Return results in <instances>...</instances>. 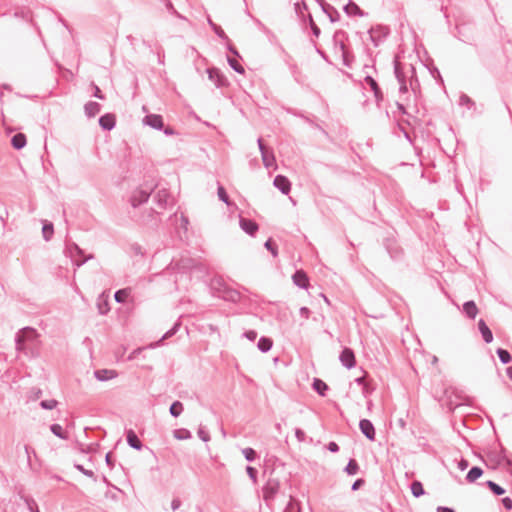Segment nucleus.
I'll list each match as a JSON object with an SVG mask.
<instances>
[{
    "mask_svg": "<svg viewBox=\"0 0 512 512\" xmlns=\"http://www.w3.org/2000/svg\"><path fill=\"white\" fill-rule=\"evenodd\" d=\"M92 87L94 89V92H93V96L94 97H96V98H98L100 100L105 99L104 94L102 93V91L100 90V88L96 84L92 83Z\"/></svg>",
    "mask_w": 512,
    "mask_h": 512,
    "instance_id": "59",
    "label": "nucleus"
},
{
    "mask_svg": "<svg viewBox=\"0 0 512 512\" xmlns=\"http://www.w3.org/2000/svg\"><path fill=\"white\" fill-rule=\"evenodd\" d=\"M344 12L348 16H364V12L360 9V7L352 1L344 6Z\"/></svg>",
    "mask_w": 512,
    "mask_h": 512,
    "instance_id": "31",
    "label": "nucleus"
},
{
    "mask_svg": "<svg viewBox=\"0 0 512 512\" xmlns=\"http://www.w3.org/2000/svg\"><path fill=\"white\" fill-rule=\"evenodd\" d=\"M208 24L219 38L223 40H228V37L224 30L219 25L214 23L210 18H208Z\"/></svg>",
    "mask_w": 512,
    "mask_h": 512,
    "instance_id": "45",
    "label": "nucleus"
},
{
    "mask_svg": "<svg viewBox=\"0 0 512 512\" xmlns=\"http://www.w3.org/2000/svg\"><path fill=\"white\" fill-rule=\"evenodd\" d=\"M502 504H503V507L506 509V510H511L512 509V499L510 497H504L502 498L501 500Z\"/></svg>",
    "mask_w": 512,
    "mask_h": 512,
    "instance_id": "61",
    "label": "nucleus"
},
{
    "mask_svg": "<svg viewBox=\"0 0 512 512\" xmlns=\"http://www.w3.org/2000/svg\"><path fill=\"white\" fill-rule=\"evenodd\" d=\"M97 308L101 315L107 314L110 310L108 297L105 296L104 293H102L97 299Z\"/></svg>",
    "mask_w": 512,
    "mask_h": 512,
    "instance_id": "30",
    "label": "nucleus"
},
{
    "mask_svg": "<svg viewBox=\"0 0 512 512\" xmlns=\"http://www.w3.org/2000/svg\"><path fill=\"white\" fill-rule=\"evenodd\" d=\"M199 438L204 441V442H208L210 440V435L209 433L202 427H200L198 429V432H197Z\"/></svg>",
    "mask_w": 512,
    "mask_h": 512,
    "instance_id": "58",
    "label": "nucleus"
},
{
    "mask_svg": "<svg viewBox=\"0 0 512 512\" xmlns=\"http://www.w3.org/2000/svg\"><path fill=\"white\" fill-rule=\"evenodd\" d=\"M208 78L214 82L217 88H221L227 85V79L223 76L217 68H209L207 69Z\"/></svg>",
    "mask_w": 512,
    "mask_h": 512,
    "instance_id": "13",
    "label": "nucleus"
},
{
    "mask_svg": "<svg viewBox=\"0 0 512 512\" xmlns=\"http://www.w3.org/2000/svg\"><path fill=\"white\" fill-rule=\"evenodd\" d=\"M459 105L465 106L469 110H476V103L467 94L461 93L459 97Z\"/></svg>",
    "mask_w": 512,
    "mask_h": 512,
    "instance_id": "35",
    "label": "nucleus"
},
{
    "mask_svg": "<svg viewBox=\"0 0 512 512\" xmlns=\"http://www.w3.org/2000/svg\"><path fill=\"white\" fill-rule=\"evenodd\" d=\"M178 266L182 269H191L195 266V261L193 259H190V258H183L181 259V261L178 263Z\"/></svg>",
    "mask_w": 512,
    "mask_h": 512,
    "instance_id": "51",
    "label": "nucleus"
},
{
    "mask_svg": "<svg viewBox=\"0 0 512 512\" xmlns=\"http://www.w3.org/2000/svg\"><path fill=\"white\" fill-rule=\"evenodd\" d=\"M99 125L103 130L110 131L116 125V117L112 113H106L99 118Z\"/></svg>",
    "mask_w": 512,
    "mask_h": 512,
    "instance_id": "15",
    "label": "nucleus"
},
{
    "mask_svg": "<svg viewBox=\"0 0 512 512\" xmlns=\"http://www.w3.org/2000/svg\"><path fill=\"white\" fill-rule=\"evenodd\" d=\"M246 472L249 476V478L253 481V482H256L257 481V475H258V471L256 468L252 467V466H247L246 467Z\"/></svg>",
    "mask_w": 512,
    "mask_h": 512,
    "instance_id": "55",
    "label": "nucleus"
},
{
    "mask_svg": "<svg viewBox=\"0 0 512 512\" xmlns=\"http://www.w3.org/2000/svg\"><path fill=\"white\" fill-rule=\"evenodd\" d=\"M38 337L37 331L32 327H24L16 333L15 347L18 352L28 354V343H33Z\"/></svg>",
    "mask_w": 512,
    "mask_h": 512,
    "instance_id": "3",
    "label": "nucleus"
},
{
    "mask_svg": "<svg viewBox=\"0 0 512 512\" xmlns=\"http://www.w3.org/2000/svg\"><path fill=\"white\" fill-rule=\"evenodd\" d=\"M319 3L323 12L329 17L331 22H337L339 20L340 14L332 5L326 3L324 0H320Z\"/></svg>",
    "mask_w": 512,
    "mask_h": 512,
    "instance_id": "20",
    "label": "nucleus"
},
{
    "mask_svg": "<svg viewBox=\"0 0 512 512\" xmlns=\"http://www.w3.org/2000/svg\"><path fill=\"white\" fill-rule=\"evenodd\" d=\"M239 224L241 229L251 236H253L259 228L255 221L244 217H240Z\"/></svg>",
    "mask_w": 512,
    "mask_h": 512,
    "instance_id": "16",
    "label": "nucleus"
},
{
    "mask_svg": "<svg viewBox=\"0 0 512 512\" xmlns=\"http://www.w3.org/2000/svg\"><path fill=\"white\" fill-rule=\"evenodd\" d=\"M490 461L494 462L495 465H505L506 469L512 474V460L508 457L506 449L499 445V448H493L488 453Z\"/></svg>",
    "mask_w": 512,
    "mask_h": 512,
    "instance_id": "4",
    "label": "nucleus"
},
{
    "mask_svg": "<svg viewBox=\"0 0 512 512\" xmlns=\"http://www.w3.org/2000/svg\"><path fill=\"white\" fill-rule=\"evenodd\" d=\"M295 436H296V438L298 439L299 442H303L305 440L306 434H305V432L302 429L297 428L295 430Z\"/></svg>",
    "mask_w": 512,
    "mask_h": 512,
    "instance_id": "63",
    "label": "nucleus"
},
{
    "mask_svg": "<svg viewBox=\"0 0 512 512\" xmlns=\"http://www.w3.org/2000/svg\"><path fill=\"white\" fill-rule=\"evenodd\" d=\"M265 248L271 252V254L276 257L278 255V250H277V245L275 244V242L269 238L265 244H264Z\"/></svg>",
    "mask_w": 512,
    "mask_h": 512,
    "instance_id": "50",
    "label": "nucleus"
},
{
    "mask_svg": "<svg viewBox=\"0 0 512 512\" xmlns=\"http://www.w3.org/2000/svg\"><path fill=\"white\" fill-rule=\"evenodd\" d=\"M143 123L155 130L164 128L163 117L159 114H148L143 118Z\"/></svg>",
    "mask_w": 512,
    "mask_h": 512,
    "instance_id": "12",
    "label": "nucleus"
},
{
    "mask_svg": "<svg viewBox=\"0 0 512 512\" xmlns=\"http://www.w3.org/2000/svg\"><path fill=\"white\" fill-rule=\"evenodd\" d=\"M181 327V321L178 320L176 321L173 326L162 336V338L156 342L155 344L151 345V347H156L158 346L161 342H163L164 340L166 339H169L171 337H173L180 329Z\"/></svg>",
    "mask_w": 512,
    "mask_h": 512,
    "instance_id": "29",
    "label": "nucleus"
},
{
    "mask_svg": "<svg viewBox=\"0 0 512 512\" xmlns=\"http://www.w3.org/2000/svg\"><path fill=\"white\" fill-rule=\"evenodd\" d=\"M50 431L60 439H68V433L64 431L63 427L60 424H52L50 426Z\"/></svg>",
    "mask_w": 512,
    "mask_h": 512,
    "instance_id": "38",
    "label": "nucleus"
},
{
    "mask_svg": "<svg viewBox=\"0 0 512 512\" xmlns=\"http://www.w3.org/2000/svg\"><path fill=\"white\" fill-rule=\"evenodd\" d=\"M257 335L258 334L255 330H248L244 332V336L250 341H254L257 338Z\"/></svg>",
    "mask_w": 512,
    "mask_h": 512,
    "instance_id": "62",
    "label": "nucleus"
},
{
    "mask_svg": "<svg viewBox=\"0 0 512 512\" xmlns=\"http://www.w3.org/2000/svg\"><path fill=\"white\" fill-rule=\"evenodd\" d=\"M58 402L55 399L50 400H42L40 402V407L45 410H52L57 406Z\"/></svg>",
    "mask_w": 512,
    "mask_h": 512,
    "instance_id": "49",
    "label": "nucleus"
},
{
    "mask_svg": "<svg viewBox=\"0 0 512 512\" xmlns=\"http://www.w3.org/2000/svg\"><path fill=\"white\" fill-rule=\"evenodd\" d=\"M483 474L482 468L478 466H473L466 475V480L469 483L475 482L477 479H479Z\"/></svg>",
    "mask_w": 512,
    "mask_h": 512,
    "instance_id": "34",
    "label": "nucleus"
},
{
    "mask_svg": "<svg viewBox=\"0 0 512 512\" xmlns=\"http://www.w3.org/2000/svg\"><path fill=\"white\" fill-rule=\"evenodd\" d=\"M75 468L87 477H94V472L92 470L85 469L81 464H76Z\"/></svg>",
    "mask_w": 512,
    "mask_h": 512,
    "instance_id": "57",
    "label": "nucleus"
},
{
    "mask_svg": "<svg viewBox=\"0 0 512 512\" xmlns=\"http://www.w3.org/2000/svg\"><path fill=\"white\" fill-rule=\"evenodd\" d=\"M273 346V341L271 338L269 337H265V336H262L259 340H258V343H257V347L258 349L263 352V353H266L268 351L271 350Z\"/></svg>",
    "mask_w": 512,
    "mask_h": 512,
    "instance_id": "33",
    "label": "nucleus"
},
{
    "mask_svg": "<svg viewBox=\"0 0 512 512\" xmlns=\"http://www.w3.org/2000/svg\"><path fill=\"white\" fill-rule=\"evenodd\" d=\"M278 489V484L275 483V484H272V483H268L265 488H264V491H265V494H270V495H273L276 493Z\"/></svg>",
    "mask_w": 512,
    "mask_h": 512,
    "instance_id": "56",
    "label": "nucleus"
},
{
    "mask_svg": "<svg viewBox=\"0 0 512 512\" xmlns=\"http://www.w3.org/2000/svg\"><path fill=\"white\" fill-rule=\"evenodd\" d=\"M294 9H295V12L296 14L299 16V17H304V13L303 11L304 10H307V5L305 2H296L294 4Z\"/></svg>",
    "mask_w": 512,
    "mask_h": 512,
    "instance_id": "52",
    "label": "nucleus"
},
{
    "mask_svg": "<svg viewBox=\"0 0 512 512\" xmlns=\"http://www.w3.org/2000/svg\"><path fill=\"white\" fill-rule=\"evenodd\" d=\"M130 294V289H119L114 294V299L117 303H125Z\"/></svg>",
    "mask_w": 512,
    "mask_h": 512,
    "instance_id": "41",
    "label": "nucleus"
},
{
    "mask_svg": "<svg viewBox=\"0 0 512 512\" xmlns=\"http://www.w3.org/2000/svg\"><path fill=\"white\" fill-rule=\"evenodd\" d=\"M217 194H218V197L219 199L224 202L226 205H230V199H229V196L225 190V188L222 186V185H218V188H217Z\"/></svg>",
    "mask_w": 512,
    "mask_h": 512,
    "instance_id": "47",
    "label": "nucleus"
},
{
    "mask_svg": "<svg viewBox=\"0 0 512 512\" xmlns=\"http://www.w3.org/2000/svg\"><path fill=\"white\" fill-rule=\"evenodd\" d=\"M370 40L373 42L374 46H378L388 35L389 29L385 26H377L369 29L368 31Z\"/></svg>",
    "mask_w": 512,
    "mask_h": 512,
    "instance_id": "8",
    "label": "nucleus"
},
{
    "mask_svg": "<svg viewBox=\"0 0 512 512\" xmlns=\"http://www.w3.org/2000/svg\"><path fill=\"white\" fill-rule=\"evenodd\" d=\"M411 492L412 495L416 498H419L420 496L425 494V490L423 488V485L420 481L415 480L411 483Z\"/></svg>",
    "mask_w": 512,
    "mask_h": 512,
    "instance_id": "39",
    "label": "nucleus"
},
{
    "mask_svg": "<svg viewBox=\"0 0 512 512\" xmlns=\"http://www.w3.org/2000/svg\"><path fill=\"white\" fill-rule=\"evenodd\" d=\"M365 82L370 87V89L373 91L376 100L377 101L382 100L383 95H382L381 89H380L378 83L376 82V80L372 76H366Z\"/></svg>",
    "mask_w": 512,
    "mask_h": 512,
    "instance_id": "25",
    "label": "nucleus"
},
{
    "mask_svg": "<svg viewBox=\"0 0 512 512\" xmlns=\"http://www.w3.org/2000/svg\"><path fill=\"white\" fill-rule=\"evenodd\" d=\"M183 409L184 408L182 402L176 400L170 405L169 412L173 417L176 418L181 415Z\"/></svg>",
    "mask_w": 512,
    "mask_h": 512,
    "instance_id": "42",
    "label": "nucleus"
},
{
    "mask_svg": "<svg viewBox=\"0 0 512 512\" xmlns=\"http://www.w3.org/2000/svg\"><path fill=\"white\" fill-rule=\"evenodd\" d=\"M293 283L299 288L306 289L309 285L307 274L302 270H297L292 276Z\"/></svg>",
    "mask_w": 512,
    "mask_h": 512,
    "instance_id": "19",
    "label": "nucleus"
},
{
    "mask_svg": "<svg viewBox=\"0 0 512 512\" xmlns=\"http://www.w3.org/2000/svg\"><path fill=\"white\" fill-rule=\"evenodd\" d=\"M117 376V371L113 369H97L94 371V377L101 382L114 379Z\"/></svg>",
    "mask_w": 512,
    "mask_h": 512,
    "instance_id": "17",
    "label": "nucleus"
},
{
    "mask_svg": "<svg viewBox=\"0 0 512 512\" xmlns=\"http://www.w3.org/2000/svg\"><path fill=\"white\" fill-rule=\"evenodd\" d=\"M69 250L71 253L72 261L77 267L82 266L86 261L93 258L92 254L84 257V251L75 243L71 245Z\"/></svg>",
    "mask_w": 512,
    "mask_h": 512,
    "instance_id": "7",
    "label": "nucleus"
},
{
    "mask_svg": "<svg viewBox=\"0 0 512 512\" xmlns=\"http://www.w3.org/2000/svg\"><path fill=\"white\" fill-rule=\"evenodd\" d=\"M457 29V37L460 41L464 42V43H467V44H472V42L474 41V37L473 35L468 31L469 30V27L465 24H462V25H458L456 27Z\"/></svg>",
    "mask_w": 512,
    "mask_h": 512,
    "instance_id": "18",
    "label": "nucleus"
},
{
    "mask_svg": "<svg viewBox=\"0 0 512 512\" xmlns=\"http://www.w3.org/2000/svg\"><path fill=\"white\" fill-rule=\"evenodd\" d=\"M173 436L177 439V440H187V439H190L192 437V434L191 432L186 429V428H179V429H175L173 431Z\"/></svg>",
    "mask_w": 512,
    "mask_h": 512,
    "instance_id": "40",
    "label": "nucleus"
},
{
    "mask_svg": "<svg viewBox=\"0 0 512 512\" xmlns=\"http://www.w3.org/2000/svg\"><path fill=\"white\" fill-rule=\"evenodd\" d=\"M54 234V226L51 222H44L42 227V235L45 241L51 240Z\"/></svg>",
    "mask_w": 512,
    "mask_h": 512,
    "instance_id": "36",
    "label": "nucleus"
},
{
    "mask_svg": "<svg viewBox=\"0 0 512 512\" xmlns=\"http://www.w3.org/2000/svg\"><path fill=\"white\" fill-rule=\"evenodd\" d=\"M273 185L284 195L289 194L291 190V182L284 175H277L274 178Z\"/></svg>",
    "mask_w": 512,
    "mask_h": 512,
    "instance_id": "14",
    "label": "nucleus"
},
{
    "mask_svg": "<svg viewBox=\"0 0 512 512\" xmlns=\"http://www.w3.org/2000/svg\"><path fill=\"white\" fill-rule=\"evenodd\" d=\"M359 429L362 434L370 441L375 440L376 432L373 423L368 419H361L359 422Z\"/></svg>",
    "mask_w": 512,
    "mask_h": 512,
    "instance_id": "11",
    "label": "nucleus"
},
{
    "mask_svg": "<svg viewBox=\"0 0 512 512\" xmlns=\"http://www.w3.org/2000/svg\"><path fill=\"white\" fill-rule=\"evenodd\" d=\"M348 475H356L359 472V464L355 459H350L344 468Z\"/></svg>",
    "mask_w": 512,
    "mask_h": 512,
    "instance_id": "43",
    "label": "nucleus"
},
{
    "mask_svg": "<svg viewBox=\"0 0 512 512\" xmlns=\"http://www.w3.org/2000/svg\"><path fill=\"white\" fill-rule=\"evenodd\" d=\"M101 110V105L98 102L89 101L84 106L85 115L88 118L95 117Z\"/></svg>",
    "mask_w": 512,
    "mask_h": 512,
    "instance_id": "24",
    "label": "nucleus"
},
{
    "mask_svg": "<svg viewBox=\"0 0 512 512\" xmlns=\"http://www.w3.org/2000/svg\"><path fill=\"white\" fill-rule=\"evenodd\" d=\"M242 453L248 462H253L257 457L256 451L251 447L244 448Z\"/></svg>",
    "mask_w": 512,
    "mask_h": 512,
    "instance_id": "48",
    "label": "nucleus"
},
{
    "mask_svg": "<svg viewBox=\"0 0 512 512\" xmlns=\"http://www.w3.org/2000/svg\"><path fill=\"white\" fill-rule=\"evenodd\" d=\"M373 391V388L370 386V384L367 382L363 387H362V395L367 398Z\"/></svg>",
    "mask_w": 512,
    "mask_h": 512,
    "instance_id": "60",
    "label": "nucleus"
},
{
    "mask_svg": "<svg viewBox=\"0 0 512 512\" xmlns=\"http://www.w3.org/2000/svg\"><path fill=\"white\" fill-rule=\"evenodd\" d=\"M327 449L332 453H337L339 451V445L336 442L331 441L328 443Z\"/></svg>",
    "mask_w": 512,
    "mask_h": 512,
    "instance_id": "64",
    "label": "nucleus"
},
{
    "mask_svg": "<svg viewBox=\"0 0 512 512\" xmlns=\"http://www.w3.org/2000/svg\"><path fill=\"white\" fill-rule=\"evenodd\" d=\"M496 353L498 355L499 360L503 364H508V363L511 362L512 357H511V354H510V352L508 350L503 349V348H498Z\"/></svg>",
    "mask_w": 512,
    "mask_h": 512,
    "instance_id": "44",
    "label": "nucleus"
},
{
    "mask_svg": "<svg viewBox=\"0 0 512 512\" xmlns=\"http://www.w3.org/2000/svg\"><path fill=\"white\" fill-rule=\"evenodd\" d=\"M170 194L166 189H160L154 196V200L160 208H166Z\"/></svg>",
    "mask_w": 512,
    "mask_h": 512,
    "instance_id": "23",
    "label": "nucleus"
},
{
    "mask_svg": "<svg viewBox=\"0 0 512 512\" xmlns=\"http://www.w3.org/2000/svg\"><path fill=\"white\" fill-rule=\"evenodd\" d=\"M478 328L482 335L485 343H491L493 341V334L486 322L483 319L478 321Z\"/></svg>",
    "mask_w": 512,
    "mask_h": 512,
    "instance_id": "22",
    "label": "nucleus"
},
{
    "mask_svg": "<svg viewBox=\"0 0 512 512\" xmlns=\"http://www.w3.org/2000/svg\"><path fill=\"white\" fill-rule=\"evenodd\" d=\"M150 193H151L150 191L145 190V189H138V190H136L131 195V198H130L131 205L134 208H136V207L140 206L141 204L147 202L149 197H150Z\"/></svg>",
    "mask_w": 512,
    "mask_h": 512,
    "instance_id": "10",
    "label": "nucleus"
},
{
    "mask_svg": "<svg viewBox=\"0 0 512 512\" xmlns=\"http://www.w3.org/2000/svg\"><path fill=\"white\" fill-rule=\"evenodd\" d=\"M285 512H300V507L293 499H291L285 509Z\"/></svg>",
    "mask_w": 512,
    "mask_h": 512,
    "instance_id": "54",
    "label": "nucleus"
},
{
    "mask_svg": "<svg viewBox=\"0 0 512 512\" xmlns=\"http://www.w3.org/2000/svg\"><path fill=\"white\" fill-rule=\"evenodd\" d=\"M485 485L496 496H501V495H503L505 493V489L503 487H501L499 484H497L496 482L492 481V480L486 481Z\"/></svg>",
    "mask_w": 512,
    "mask_h": 512,
    "instance_id": "37",
    "label": "nucleus"
},
{
    "mask_svg": "<svg viewBox=\"0 0 512 512\" xmlns=\"http://www.w3.org/2000/svg\"><path fill=\"white\" fill-rule=\"evenodd\" d=\"M339 360L341 364L347 369H351L356 365V359L354 351L351 348L345 347L340 355Z\"/></svg>",
    "mask_w": 512,
    "mask_h": 512,
    "instance_id": "9",
    "label": "nucleus"
},
{
    "mask_svg": "<svg viewBox=\"0 0 512 512\" xmlns=\"http://www.w3.org/2000/svg\"><path fill=\"white\" fill-rule=\"evenodd\" d=\"M308 19H309V25L311 27V30H312V33L315 37H319L320 33H321V30L320 28L316 25V23L314 22L311 14H308Z\"/></svg>",
    "mask_w": 512,
    "mask_h": 512,
    "instance_id": "53",
    "label": "nucleus"
},
{
    "mask_svg": "<svg viewBox=\"0 0 512 512\" xmlns=\"http://www.w3.org/2000/svg\"><path fill=\"white\" fill-rule=\"evenodd\" d=\"M263 164L266 168L274 167L276 164L275 155L272 149H267L261 153Z\"/></svg>",
    "mask_w": 512,
    "mask_h": 512,
    "instance_id": "27",
    "label": "nucleus"
},
{
    "mask_svg": "<svg viewBox=\"0 0 512 512\" xmlns=\"http://www.w3.org/2000/svg\"><path fill=\"white\" fill-rule=\"evenodd\" d=\"M383 246L394 261H399L403 257V249L398 245L394 237H386L383 240Z\"/></svg>",
    "mask_w": 512,
    "mask_h": 512,
    "instance_id": "6",
    "label": "nucleus"
},
{
    "mask_svg": "<svg viewBox=\"0 0 512 512\" xmlns=\"http://www.w3.org/2000/svg\"><path fill=\"white\" fill-rule=\"evenodd\" d=\"M126 440H127L128 445L135 450L140 451L143 448L142 442L140 441L137 434L132 429L127 431Z\"/></svg>",
    "mask_w": 512,
    "mask_h": 512,
    "instance_id": "21",
    "label": "nucleus"
},
{
    "mask_svg": "<svg viewBox=\"0 0 512 512\" xmlns=\"http://www.w3.org/2000/svg\"><path fill=\"white\" fill-rule=\"evenodd\" d=\"M463 312L469 319H475L478 313L476 303L473 300L466 301L463 304Z\"/></svg>",
    "mask_w": 512,
    "mask_h": 512,
    "instance_id": "26",
    "label": "nucleus"
},
{
    "mask_svg": "<svg viewBox=\"0 0 512 512\" xmlns=\"http://www.w3.org/2000/svg\"><path fill=\"white\" fill-rule=\"evenodd\" d=\"M346 38V32L343 30H337L333 35V42L335 49H339L342 58H343V64L347 67L350 66V59H349V53L346 49L344 39Z\"/></svg>",
    "mask_w": 512,
    "mask_h": 512,
    "instance_id": "5",
    "label": "nucleus"
},
{
    "mask_svg": "<svg viewBox=\"0 0 512 512\" xmlns=\"http://www.w3.org/2000/svg\"><path fill=\"white\" fill-rule=\"evenodd\" d=\"M229 66L237 73L243 74L245 72L243 66L235 58L228 57Z\"/></svg>",
    "mask_w": 512,
    "mask_h": 512,
    "instance_id": "46",
    "label": "nucleus"
},
{
    "mask_svg": "<svg viewBox=\"0 0 512 512\" xmlns=\"http://www.w3.org/2000/svg\"><path fill=\"white\" fill-rule=\"evenodd\" d=\"M408 73L411 74V79L409 81V85H410L412 91L415 92L416 86H418L417 79H413V76L415 75V68L412 65H409L408 70L405 71L399 61H397V60L394 61V74L399 83L400 93L408 92V85H407V81H406V76Z\"/></svg>",
    "mask_w": 512,
    "mask_h": 512,
    "instance_id": "2",
    "label": "nucleus"
},
{
    "mask_svg": "<svg viewBox=\"0 0 512 512\" xmlns=\"http://www.w3.org/2000/svg\"><path fill=\"white\" fill-rule=\"evenodd\" d=\"M312 387L320 396H325L329 389L328 385L319 378L313 379Z\"/></svg>",
    "mask_w": 512,
    "mask_h": 512,
    "instance_id": "32",
    "label": "nucleus"
},
{
    "mask_svg": "<svg viewBox=\"0 0 512 512\" xmlns=\"http://www.w3.org/2000/svg\"><path fill=\"white\" fill-rule=\"evenodd\" d=\"M210 291L214 297L237 303L240 298V292L230 287L222 277H213L210 281Z\"/></svg>",
    "mask_w": 512,
    "mask_h": 512,
    "instance_id": "1",
    "label": "nucleus"
},
{
    "mask_svg": "<svg viewBox=\"0 0 512 512\" xmlns=\"http://www.w3.org/2000/svg\"><path fill=\"white\" fill-rule=\"evenodd\" d=\"M27 143V139L25 134L23 133H16L11 138V145L14 149L20 150L25 147Z\"/></svg>",
    "mask_w": 512,
    "mask_h": 512,
    "instance_id": "28",
    "label": "nucleus"
}]
</instances>
